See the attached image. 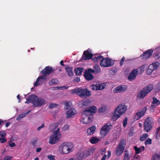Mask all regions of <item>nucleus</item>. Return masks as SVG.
<instances>
[{
	"label": "nucleus",
	"mask_w": 160,
	"mask_h": 160,
	"mask_svg": "<svg viewBox=\"0 0 160 160\" xmlns=\"http://www.w3.org/2000/svg\"><path fill=\"white\" fill-rule=\"evenodd\" d=\"M25 103L28 104L31 103L33 104L34 107H38L46 103L45 99L41 98H39L35 95H31L26 99Z\"/></svg>",
	"instance_id": "nucleus-1"
},
{
	"label": "nucleus",
	"mask_w": 160,
	"mask_h": 160,
	"mask_svg": "<svg viewBox=\"0 0 160 160\" xmlns=\"http://www.w3.org/2000/svg\"><path fill=\"white\" fill-rule=\"evenodd\" d=\"M74 147L73 143L71 142H64L61 144L59 149L62 153L68 154L72 151Z\"/></svg>",
	"instance_id": "nucleus-2"
},
{
	"label": "nucleus",
	"mask_w": 160,
	"mask_h": 160,
	"mask_svg": "<svg viewBox=\"0 0 160 160\" xmlns=\"http://www.w3.org/2000/svg\"><path fill=\"white\" fill-rule=\"evenodd\" d=\"M71 91L72 93L77 94L82 98H86L89 97L91 94L90 91L88 90L87 88L83 89L81 88H75Z\"/></svg>",
	"instance_id": "nucleus-3"
},
{
	"label": "nucleus",
	"mask_w": 160,
	"mask_h": 160,
	"mask_svg": "<svg viewBox=\"0 0 160 160\" xmlns=\"http://www.w3.org/2000/svg\"><path fill=\"white\" fill-rule=\"evenodd\" d=\"M59 128L53 132V134L50 137L49 143L52 145L57 143L61 137V133L59 132Z\"/></svg>",
	"instance_id": "nucleus-4"
},
{
	"label": "nucleus",
	"mask_w": 160,
	"mask_h": 160,
	"mask_svg": "<svg viewBox=\"0 0 160 160\" xmlns=\"http://www.w3.org/2000/svg\"><path fill=\"white\" fill-rule=\"evenodd\" d=\"M153 123V121L152 118L149 117L145 119L143 126L144 130L147 132H148L152 129Z\"/></svg>",
	"instance_id": "nucleus-5"
},
{
	"label": "nucleus",
	"mask_w": 160,
	"mask_h": 160,
	"mask_svg": "<svg viewBox=\"0 0 160 160\" xmlns=\"http://www.w3.org/2000/svg\"><path fill=\"white\" fill-rule=\"evenodd\" d=\"M114 64V60L108 58H103L100 63L101 67H109L112 66Z\"/></svg>",
	"instance_id": "nucleus-6"
},
{
	"label": "nucleus",
	"mask_w": 160,
	"mask_h": 160,
	"mask_svg": "<svg viewBox=\"0 0 160 160\" xmlns=\"http://www.w3.org/2000/svg\"><path fill=\"white\" fill-rule=\"evenodd\" d=\"M126 144L125 139H122L120 141L116 150V154L117 156H119L122 153Z\"/></svg>",
	"instance_id": "nucleus-7"
},
{
	"label": "nucleus",
	"mask_w": 160,
	"mask_h": 160,
	"mask_svg": "<svg viewBox=\"0 0 160 160\" xmlns=\"http://www.w3.org/2000/svg\"><path fill=\"white\" fill-rule=\"evenodd\" d=\"M112 127V125L109 122L107 123L103 126L100 131V134L101 137H104L107 135Z\"/></svg>",
	"instance_id": "nucleus-8"
},
{
	"label": "nucleus",
	"mask_w": 160,
	"mask_h": 160,
	"mask_svg": "<svg viewBox=\"0 0 160 160\" xmlns=\"http://www.w3.org/2000/svg\"><path fill=\"white\" fill-rule=\"evenodd\" d=\"M127 109V106L124 103L119 104L114 111L121 116L124 114Z\"/></svg>",
	"instance_id": "nucleus-9"
},
{
	"label": "nucleus",
	"mask_w": 160,
	"mask_h": 160,
	"mask_svg": "<svg viewBox=\"0 0 160 160\" xmlns=\"http://www.w3.org/2000/svg\"><path fill=\"white\" fill-rule=\"evenodd\" d=\"M141 156L139 155L131 157V154L128 153V151L126 150L124 154L123 160H139Z\"/></svg>",
	"instance_id": "nucleus-10"
},
{
	"label": "nucleus",
	"mask_w": 160,
	"mask_h": 160,
	"mask_svg": "<svg viewBox=\"0 0 160 160\" xmlns=\"http://www.w3.org/2000/svg\"><path fill=\"white\" fill-rule=\"evenodd\" d=\"M54 71V69L49 66L46 67L44 68L40 72L41 74H43L47 77L48 75L52 73Z\"/></svg>",
	"instance_id": "nucleus-11"
},
{
	"label": "nucleus",
	"mask_w": 160,
	"mask_h": 160,
	"mask_svg": "<svg viewBox=\"0 0 160 160\" xmlns=\"http://www.w3.org/2000/svg\"><path fill=\"white\" fill-rule=\"evenodd\" d=\"M159 65V63L158 62H153L150 64L148 68L147 71L146 73L147 74L150 75L154 70H156Z\"/></svg>",
	"instance_id": "nucleus-12"
},
{
	"label": "nucleus",
	"mask_w": 160,
	"mask_h": 160,
	"mask_svg": "<svg viewBox=\"0 0 160 160\" xmlns=\"http://www.w3.org/2000/svg\"><path fill=\"white\" fill-rule=\"evenodd\" d=\"M127 89L126 85H120L115 88L113 90L114 93H122L125 91Z\"/></svg>",
	"instance_id": "nucleus-13"
},
{
	"label": "nucleus",
	"mask_w": 160,
	"mask_h": 160,
	"mask_svg": "<svg viewBox=\"0 0 160 160\" xmlns=\"http://www.w3.org/2000/svg\"><path fill=\"white\" fill-rule=\"evenodd\" d=\"M90 88L93 90H101L105 88V86L102 83H96V84H92L90 86Z\"/></svg>",
	"instance_id": "nucleus-14"
},
{
	"label": "nucleus",
	"mask_w": 160,
	"mask_h": 160,
	"mask_svg": "<svg viewBox=\"0 0 160 160\" xmlns=\"http://www.w3.org/2000/svg\"><path fill=\"white\" fill-rule=\"evenodd\" d=\"M138 71L137 69H133L130 73L128 77V79L130 81L134 80L138 74Z\"/></svg>",
	"instance_id": "nucleus-15"
},
{
	"label": "nucleus",
	"mask_w": 160,
	"mask_h": 160,
	"mask_svg": "<svg viewBox=\"0 0 160 160\" xmlns=\"http://www.w3.org/2000/svg\"><path fill=\"white\" fill-rule=\"evenodd\" d=\"M147 110L146 107L143 108L141 111L136 113L134 119L136 120L139 119L144 115Z\"/></svg>",
	"instance_id": "nucleus-16"
},
{
	"label": "nucleus",
	"mask_w": 160,
	"mask_h": 160,
	"mask_svg": "<svg viewBox=\"0 0 160 160\" xmlns=\"http://www.w3.org/2000/svg\"><path fill=\"white\" fill-rule=\"evenodd\" d=\"M47 79V77L43 74H42V75L39 76L37 79L36 81L35 82L34 86L36 87L39 86L40 84V82H42L43 81H45Z\"/></svg>",
	"instance_id": "nucleus-17"
},
{
	"label": "nucleus",
	"mask_w": 160,
	"mask_h": 160,
	"mask_svg": "<svg viewBox=\"0 0 160 160\" xmlns=\"http://www.w3.org/2000/svg\"><path fill=\"white\" fill-rule=\"evenodd\" d=\"M153 52V50L152 49H148L144 52L142 55H141L140 57L144 59H147L152 56Z\"/></svg>",
	"instance_id": "nucleus-18"
},
{
	"label": "nucleus",
	"mask_w": 160,
	"mask_h": 160,
	"mask_svg": "<svg viewBox=\"0 0 160 160\" xmlns=\"http://www.w3.org/2000/svg\"><path fill=\"white\" fill-rule=\"evenodd\" d=\"M93 54L89 52L88 50L84 51L83 52L82 58L84 60H87L91 59H92Z\"/></svg>",
	"instance_id": "nucleus-19"
},
{
	"label": "nucleus",
	"mask_w": 160,
	"mask_h": 160,
	"mask_svg": "<svg viewBox=\"0 0 160 160\" xmlns=\"http://www.w3.org/2000/svg\"><path fill=\"white\" fill-rule=\"evenodd\" d=\"M148 94L143 89L138 94L137 97L139 99H143Z\"/></svg>",
	"instance_id": "nucleus-20"
},
{
	"label": "nucleus",
	"mask_w": 160,
	"mask_h": 160,
	"mask_svg": "<svg viewBox=\"0 0 160 160\" xmlns=\"http://www.w3.org/2000/svg\"><path fill=\"white\" fill-rule=\"evenodd\" d=\"M74 111V109L73 108L68 109L66 112L67 118H69L73 116L75 114Z\"/></svg>",
	"instance_id": "nucleus-21"
},
{
	"label": "nucleus",
	"mask_w": 160,
	"mask_h": 160,
	"mask_svg": "<svg viewBox=\"0 0 160 160\" xmlns=\"http://www.w3.org/2000/svg\"><path fill=\"white\" fill-rule=\"evenodd\" d=\"M84 73V77L88 81H91L93 78V75L91 73L87 72V71H85Z\"/></svg>",
	"instance_id": "nucleus-22"
},
{
	"label": "nucleus",
	"mask_w": 160,
	"mask_h": 160,
	"mask_svg": "<svg viewBox=\"0 0 160 160\" xmlns=\"http://www.w3.org/2000/svg\"><path fill=\"white\" fill-rule=\"evenodd\" d=\"M96 129V126L93 125L88 128L87 130V134L88 135H92Z\"/></svg>",
	"instance_id": "nucleus-23"
},
{
	"label": "nucleus",
	"mask_w": 160,
	"mask_h": 160,
	"mask_svg": "<svg viewBox=\"0 0 160 160\" xmlns=\"http://www.w3.org/2000/svg\"><path fill=\"white\" fill-rule=\"evenodd\" d=\"M153 89V86L152 84H149L144 87L143 89L148 94Z\"/></svg>",
	"instance_id": "nucleus-24"
},
{
	"label": "nucleus",
	"mask_w": 160,
	"mask_h": 160,
	"mask_svg": "<svg viewBox=\"0 0 160 160\" xmlns=\"http://www.w3.org/2000/svg\"><path fill=\"white\" fill-rule=\"evenodd\" d=\"M84 71L83 68H75L74 72L77 75H82V72Z\"/></svg>",
	"instance_id": "nucleus-25"
},
{
	"label": "nucleus",
	"mask_w": 160,
	"mask_h": 160,
	"mask_svg": "<svg viewBox=\"0 0 160 160\" xmlns=\"http://www.w3.org/2000/svg\"><path fill=\"white\" fill-rule=\"evenodd\" d=\"M120 116V115L114 111L113 116L111 117V119L113 122H115L118 119Z\"/></svg>",
	"instance_id": "nucleus-26"
},
{
	"label": "nucleus",
	"mask_w": 160,
	"mask_h": 160,
	"mask_svg": "<svg viewBox=\"0 0 160 160\" xmlns=\"http://www.w3.org/2000/svg\"><path fill=\"white\" fill-rule=\"evenodd\" d=\"M67 74L70 76H72L73 75V68L72 67H67L65 68Z\"/></svg>",
	"instance_id": "nucleus-27"
},
{
	"label": "nucleus",
	"mask_w": 160,
	"mask_h": 160,
	"mask_svg": "<svg viewBox=\"0 0 160 160\" xmlns=\"http://www.w3.org/2000/svg\"><path fill=\"white\" fill-rule=\"evenodd\" d=\"M100 141V139L96 137H92L89 139V142L92 144L98 143Z\"/></svg>",
	"instance_id": "nucleus-28"
},
{
	"label": "nucleus",
	"mask_w": 160,
	"mask_h": 160,
	"mask_svg": "<svg viewBox=\"0 0 160 160\" xmlns=\"http://www.w3.org/2000/svg\"><path fill=\"white\" fill-rule=\"evenodd\" d=\"M103 57L101 55H99L97 57H95L92 58L93 62L95 63H98L102 61Z\"/></svg>",
	"instance_id": "nucleus-29"
},
{
	"label": "nucleus",
	"mask_w": 160,
	"mask_h": 160,
	"mask_svg": "<svg viewBox=\"0 0 160 160\" xmlns=\"http://www.w3.org/2000/svg\"><path fill=\"white\" fill-rule=\"evenodd\" d=\"M93 68L95 71V74H97L101 72L100 68L98 64H95L93 66Z\"/></svg>",
	"instance_id": "nucleus-30"
},
{
	"label": "nucleus",
	"mask_w": 160,
	"mask_h": 160,
	"mask_svg": "<svg viewBox=\"0 0 160 160\" xmlns=\"http://www.w3.org/2000/svg\"><path fill=\"white\" fill-rule=\"evenodd\" d=\"M88 108L89 109L88 110L90 111L92 115L93 113H95L97 111V108L95 106H90Z\"/></svg>",
	"instance_id": "nucleus-31"
},
{
	"label": "nucleus",
	"mask_w": 160,
	"mask_h": 160,
	"mask_svg": "<svg viewBox=\"0 0 160 160\" xmlns=\"http://www.w3.org/2000/svg\"><path fill=\"white\" fill-rule=\"evenodd\" d=\"M152 99V104H155V106H158L160 104V101L157 98L153 97Z\"/></svg>",
	"instance_id": "nucleus-32"
},
{
	"label": "nucleus",
	"mask_w": 160,
	"mask_h": 160,
	"mask_svg": "<svg viewBox=\"0 0 160 160\" xmlns=\"http://www.w3.org/2000/svg\"><path fill=\"white\" fill-rule=\"evenodd\" d=\"M152 160H160V152L159 153H156L152 155Z\"/></svg>",
	"instance_id": "nucleus-33"
},
{
	"label": "nucleus",
	"mask_w": 160,
	"mask_h": 160,
	"mask_svg": "<svg viewBox=\"0 0 160 160\" xmlns=\"http://www.w3.org/2000/svg\"><path fill=\"white\" fill-rule=\"evenodd\" d=\"M148 135L147 133H144L140 137V140L141 141H143L145 140L148 137Z\"/></svg>",
	"instance_id": "nucleus-34"
},
{
	"label": "nucleus",
	"mask_w": 160,
	"mask_h": 160,
	"mask_svg": "<svg viewBox=\"0 0 160 160\" xmlns=\"http://www.w3.org/2000/svg\"><path fill=\"white\" fill-rule=\"evenodd\" d=\"M57 125L55 123H53L51 124L49 127L50 131H52L57 128Z\"/></svg>",
	"instance_id": "nucleus-35"
},
{
	"label": "nucleus",
	"mask_w": 160,
	"mask_h": 160,
	"mask_svg": "<svg viewBox=\"0 0 160 160\" xmlns=\"http://www.w3.org/2000/svg\"><path fill=\"white\" fill-rule=\"evenodd\" d=\"M88 110V108H87L84 110L83 112V114L84 115L86 116H92V115L90 111H89Z\"/></svg>",
	"instance_id": "nucleus-36"
},
{
	"label": "nucleus",
	"mask_w": 160,
	"mask_h": 160,
	"mask_svg": "<svg viewBox=\"0 0 160 160\" xmlns=\"http://www.w3.org/2000/svg\"><path fill=\"white\" fill-rule=\"evenodd\" d=\"M107 108L106 106H103L98 108V113L104 112L106 110Z\"/></svg>",
	"instance_id": "nucleus-37"
},
{
	"label": "nucleus",
	"mask_w": 160,
	"mask_h": 160,
	"mask_svg": "<svg viewBox=\"0 0 160 160\" xmlns=\"http://www.w3.org/2000/svg\"><path fill=\"white\" fill-rule=\"evenodd\" d=\"M134 148L135 150V155H136L140 153L141 152V150L140 148H138L137 146H134Z\"/></svg>",
	"instance_id": "nucleus-38"
},
{
	"label": "nucleus",
	"mask_w": 160,
	"mask_h": 160,
	"mask_svg": "<svg viewBox=\"0 0 160 160\" xmlns=\"http://www.w3.org/2000/svg\"><path fill=\"white\" fill-rule=\"evenodd\" d=\"M82 122L83 123L85 124H88L90 123V120H88L86 116L82 120Z\"/></svg>",
	"instance_id": "nucleus-39"
},
{
	"label": "nucleus",
	"mask_w": 160,
	"mask_h": 160,
	"mask_svg": "<svg viewBox=\"0 0 160 160\" xmlns=\"http://www.w3.org/2000/svg\"><path fill=\"white\" fill-rule=\"evenodd\" d=\"M26 116V114L25 113L21 114L17 118V120H19L21 119L24 118Z\"/></svg>",
	"instance_id": "nucleus-40"
},
{
	"label": "nucleus",
	"mask_w": 160,
	"mask_h": 160,
	"mask_svg": "<svg viewBox=\"0 0 160 160\" xmlns=\"http://www.w3.org/2000/svg\"><path fill=\"white\" fill-rule=\"evenodd\" d=\"M152 140L150 138H148L145 141V144L146 145L151 144L152 143Z\"/></svg>",
	"instance_id": "nucleus-41"
},
{
	"label": "nucleus",
	"mask_w": 160,
	"mask_h": 160,
	"mask_svg": "<svg viewBox=\"0 0 160 160\" xmlns=\"http://www.w3.org/2000/svg\"><path fill=\"white\" fill-rule=\"evenodd\" d=\"M58 80L56 79H53L49 82V84L50 85L56 84L57 83Z\"/></svg>",
	"instance_id": "nucleus-42"
},
{
	"label": "nucleus",
	"mask_w": 160,
	"mask_h": 160,
	"mask_svg": "<svg viewBox=\"0 0 160 160\" xmlns=\"http://www.w3.org/2000/svg\"><path fill=\"white\" fill-rule=\"evenodd\" d=\"M145 65H144L139 68V72L140 73H142L144 71Z\"/></svg>",
	"instance_id": "nucleus-43"
},
{
	"label": "nucleus",
	"mask_w": 160,
	"mask_h": 160,
	"mask_svg": "<svg viewBox=\"0 0 160 160\" xmlns=\"http://www.w3.org/2000/svg\"><path fill=\"white\" fill-rule=\"evenodd\" d=\"M128 120V118L127 117H126L125 119H124L123 121V127H126V125L127 124V122Z\"/></svg>",
	"instance_id": "nucleus-44"
},
{
	"label": "nucleus",
	"mask_w": 160,
	"mask_h": 160,
	"mask_svg": "<svg viewBox=\"0 0 160 160\" xmlns=\"http://www.w3.org/2000/svg\"><path fill=\"white\" fill-rule=\"evenodd\" d=\"M89 102L88 100H84L82 102V106H86L88 105Z\"/></svg>",
	"instance_id": "nucleus-45"
},
{
	"label": "nucleus",
	"mask_w": 160,
	"mask_h": 160,
	"mask_svg": "<svg viewBox=\"0 0 160 160\" xmlns=\"http://www.w3.org/2000/svg\"><path fill=\"white\" fill-rule=\"evenodd\" d=\"M154 58L155 59H158L160 58V53H157L154 55Z\"/></svg>",
	"instance_id": "nucleus-46"
},
{
	"label": "nucleus",
	"mask_w": 160,
	"mask_h": 160,
	"mask_svg": "<svg viewBox=\"0 0 160 160\" xmlns=\"http://www.w3.org/2000/svg\"><path fill=\"white\" fill-rule=\"evenodd\" d=\"M57 106L58 104H56L51 103L49 104L48 107L49 108H53L56 107Z\"/></svg>",
	"instance_id": "nucleus-47"
},
{
	"label": "nucleus",
	"mask_w": 160,
	"mask_h": 160,
	"mask_svg": "<svg viewBox=\"0 0 160 160\" xmlns=\"http://www.w3.org/2000/svg\"><path fill=\"white\" fill-rule=\"evenodd\" d=\"M12 142V141L10 140L9 142H8V144L11 147H13L16 146V144L14 142H12L11 143V142Z\"/></svg>",
	"instance_id": "nucleus-48"
},
{
	"label": "nucleus",
	"mask_w": 160,
	"mask_h": 160,
	"mask_svg": "<svg viewBox=\"0 0 160 160\" xmlns=\"http://www.w3.org/2000/svg\"><path fill=\"white\" fill-rule=\"evenodd\" d=\"M86 71H87V72H88V73H94L95 74V71H94V69H92V68H89Z\"/></svg>",
	"instance_id": "nucleus-49"
},
{
	"label": "nucleus",
	"mask_w": 160,
	"mask_h": 160,
	"mask_svg": "<svg viewBox=\"0 0 160 160\" xmlns=\"http://www.w3.org/2000/svg\"><path fill=\"white\" fill-rule=\"evenodd\" d=\"M156 91L158 92L160 90V82L158 83L155 88Z\"/></svg>",
	"instance_id": "nucleus-50"
},
{
	"label": "nucleus",
	"mask_w": 160,
	"mask_h": 160,
	"mask_svg": "<svg viewBox=\"0 0 160 160\" xmlns=\"http://www.w3.org/2000/svg\"><path fill=\"white\" fill-rule=\"evenodd\" d=\"M6 135V133L5 131L0 132V135L2 138H4L5 136Z\"/></svg>",
	"instance_id": "nucleus-51"
},
{
	"label": "nucleus",
	"mask_w": 160,
	"mask_h": 160,
	"mask_svg": "<svg viewBox=\"0 0 160 160\" xmlns=\"http://www.w3.org/2000/svg\"><path fill=\"white\" fill-rule=\"evenodd\" d=\"M48 158L50 160H55L54 156L52 155L48 156Z\"/></svg>",
	"instance_id": "nucleus-52"
},
{
	"label": "nucleus",
	"mask_w": 160,
	"mask_h": 160,
	"mask_svg": "<svg viewBox=\"0 0 160 160\" xmlns=\"http://www.w3.org/2000/svg\"><path fill=\"white\" fill-rule=\"evenodd\" d=\"M65 106H66V109H68L70 107L69 103L68 101H65Z\"/></svg>",
	"instance_id": "nucleus-53"
},
{
	"label": "nucleus",
	"mask_w": 160,
	"mask_h": 160,
	"mask_svg": "<svg viewBox=\"0 0 160 160\" xmlns=\"http://www.w3.org/2000/svg\"><path fill=\"white\" fill-rule=\"evenodd\" d=\"M0 141H1V143H3L4 142H6L7 141V139L5 138H0Z\"/></svg>",
	"instance_id": "nucleus-54"
},
{
	"label": "nucleus",
	"mask_w": 160,
	"mask_h": 160,
	"mask_svg": "<svg viewBox=\"0 0 160 160\" xmlns=\"http://www.w3.org/2000/svg\"><path fill=\"white\" fill-rule=\"evenodd\" d=\"M125 60V58L124 57H123L121 60L119 64L120 66H122L123 65V62L124 61V60Z\"/></svg>",
	"instance_id": "nucleus-55"
},
{
	"label": "nucleus",
	"mask_w": 160,
	"mask_h": 160,
	"mask_svg": "<svg viewBox=\"0 0 160 160\" xmlns=\"http://www.w3.org/2000/svg\"><path fill=\"white\" fill-rule=\"evenodd\" d=\"M57 89H58L59 88H60L62 90L64 89H66L68 88L66 87L65 86H63L61 87H56Z\"/></svg>",
	"instance_id": "nucleus-56"
},
{
	"label": "nucleus",
	"mask_w": 160,
	"mask_h": 160,
	"mask_svg": "<svg viewBox=\"0 0 160 160\" xmlns=\"http://www.w3.org/2000/svg\"><path fill=\"white\" fill-rule=\"evenodd\" d=\"M12 158V156L8 155L5 157L4 158V160H10Z\"/></svg>",
	"instance_id": "nucleus-57"
},
{
	"label": "nucleus",
	"mask_w": 160,
	"mask_h": 160,
	"mask_svg": "<svg viewBox=\"0 0 160 160\" xmlns=\"http://www.w3.org/2000/svg\"><path fill=\"white\" fill-rule=\"evenodd\" d=\"M160 130V126L157 128L156 132V137L157 138L158 135V132Z\"/></svg>",
	"instance_id": "nucleus-58"
},
{
	"label": "nucleus",
	"mask_w": 160,
	"mask_h": 160,
	"mask_svg": "<svg viewBox=\"0 0 160 160\" xmlns=\"http://www.w3.org/2000/svg\"><path fill=\"white\" fill-rule=\"evenodd\" d=\"M44 123H43L41 126L37 128V130L39 131H40L42 128H43L44 127Z\"/></svg>",
	"instance_id": "nucleus-59"
},
{
	"label": "nucleus",
	"mask_w": 160,
	"mask_h": 160,
	"mask_svg": "<svg viewBox=\"0 0 160 160\" xmlns=\"http://www.w3.org/2000/svg\"><path fill=\"white\" fill-rule=\"evenodd\" d=\"M38 139H35L33 140L32 142V145L34 146H35L36 143L37 142Z\"/></svg>",
	"instance_id": "nucleus-60"
},
{
	"label": "nucleus",
	"mask_w": 160,
	"mask_h": 160,
	"mask_svg": "<svg viewBox=\"0 0 160 160\" xmlns=\"http://www.w3.org/2000/svg\"><path fill=\"white\" fill-rule=\"evenodd\" d=\"M87 119L88 120H90V123L92 122V116H86Z\"/></svg>",
	"instance_id": "nucleus-61"
},
{
	"label": "nucleus",
	"mask_w": 160,
	"mask_h": 160,
	"mask_svg": "<svg viewBox=\"0 0 160 160\" xmlns=\"http://www.w3.org/2000/svg\"><path fill=\"white\" fill-rule=\"evenodd\" d=\"M111 155V151H108V155H107V158L108 159L110 157Z\"/></svg>",
	"instance_id": "nucleus-62"
},
{
	"label": "nucleus",
	"mask_w": 160,
	"mask_h": 160,
	"mask_svg": "<svg viewBox=\"0 0 160 160\" xmlns=\"http://www.w3.org/2000/svg\"><path fill=\"white\" fill-rule=\"evenodd\" d=\"M74 81L78 82L80 81V78H76L74 79Z\"/></svg>",
	"instance_id": "nucleus-63"
},
{
	"label": "nucleus",
	"mask_w": 160,
	"mask_h": 160,
	"mask_svg": "<svg viewBox=\"0 0 160 160\" xmlns=\"http://www.w3.org/2000/svg\"><path fill=\"white\" fill-rule=\"evenodd\" d=\"M107 158V155L105 154L102 158L101 160H105L106 158Z\"/></svg>",
	"instance_id": "nucleus-64"
}]
</instances>
